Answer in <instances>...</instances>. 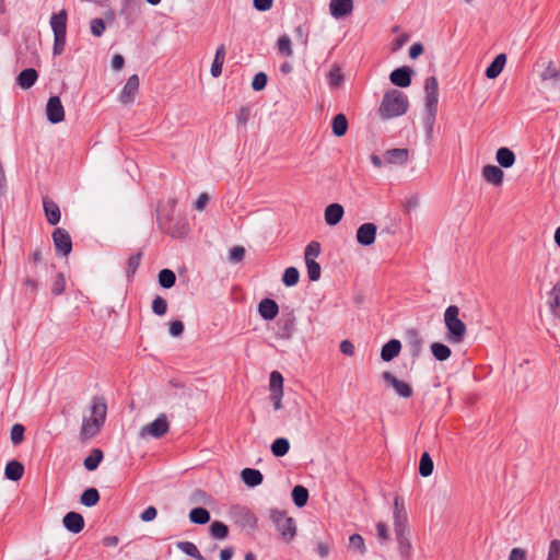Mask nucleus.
I'll use <instances>...</instances> for the list:
<instances>
[{
  "mask_svg": "<svg viewBox=\"0 0 560 560\" xmlns=\"http://www.w3.org/2000/svg\"><path fill=\"white\" fill-rule=\"evenodd\" d=\"M343 213H345V210L340 203H330L325 209V213H324L325 222L328 225L334 226L341 221Z\"/></svg>",
  "mask_w": 560,
  "mask_h": 560,
  "instance_id": "nucleus-23",
  "label": "nucleus"
},
{
  "mask_svg": "<svg viewBox=\"0 0 560 560\" xmlns=\"http://www.w3.org/2000/svg\"><path fill=\"white\" fill-rule=\"evenodd\" d=\"M409 534H399L396 535V540L398 542V548L401 557L409 558L411 555V542L409 540Z\"/></svg>",
  "mask_w": 560,
  "mask_h": 560,
  "instance_id": "nucleus-46",
  "label": "nucleus"
},
{
  "mask_svg": "<svg viewBox=\"0 0 560 560\" xmlns=\"http://www.w3.org/2000/svg\"><path fill=\"white\" fill-rule=\"evenodd\" d=\"M66 529L72 534H78L84 528V518L80 513L69 512L62 518Z\"/></svg>",
  "mask_w": 560,
  "mask_h": 560,
  "instance_id": "nucleus-20",
  "label": "nucleus"
},
{
  "mask_svg": "<svg viewBox=\"0 0 560 560\" xmlns=\"http://www.w3.org/2000/svg\"><path fill=\"white\" fill-rule=\"evenodd\" d=\"M300 280V272L295 267H288L282 276V282L287 287H294Z\"/></svg>",
  "mask_w": 560,
  "mask_h": 560,
  "instance_id": "nucleus-47",
  "label": "nucleus"
},
{
  "mask_svg": "<svg viewBox=\"0 0 560 560\" xmlns=\"http://www.w3.org/2000/svg\"><path fill=\"white\" fill-rule=\"evenodd\" d=\"M267 74L265 72H258L255 74L253 81H252V88L254 91H261L267 85Z\"/></svg>",
  "mask_w": 560,
  "mask_h": 560,
  "instance_id": "nucleus-57",
  "label": "nucleus"
},
{
  "mask_svg": "<svg viewBox=\"0 0 560 560\" xmlns=\"http://www.w3.org/2000/svg\"><path fill=\"white\" fill-rule=\"evenodd\" d=\"M412 69L409 67H400L392 71L389 74L390 82L398 88H407L411 84Z\"/></svg>",
  "mask_w": 560,
  "mask_h": 560,
  "instance_id": "nucleus-16",
  "label": "nucleus"
},
{
  "mask_svg": "<svg viewBox=\"0 0 560 560\" xmlns=\"http://www.w3.org/2000/svg\"><path fill=\"white\" fill-rule=\"evenodd\" d=\"M225 55H226L225 45L221 44L215 50L214 59L211 65L210 72L213 78H218L221 75L223 63L225 60Z\"/></svg>",
  "mask_w": 560,
  "mask_h": 560,
  "instance_id": "nucleus-27",
  "label": "nucleus"
},
{
  "mask_svg": "<svg viewBox=\"0 0 560 560\" xmlns=\"http://www.w3.org/2000/svg\"><path fill=\"white\" fill-rule=\"evenodd\" d=\"M560 77V71L556 68L552 61L548 63L545 70L540 73L542 81L556 80Z\"/></svg>",
  "mask_w": 560,
  "mask_h": 560,
  "instance_id": "nucleus-53",
  "label": "nucleus"
},
{
  "mask_svg": "<svg viewBox=\"0 0 560 560\" xmlns=\"http://www.w3.org/2000/svg\"><path fill=\"white\" fill-rule=\"evenodd\" d=\"M241 477L243 482L252 488L259 486L264 480L262 474L254 468H244L241 472Z\"/></svg>",
  "mask_w": 560,
  "mask_h": 560,
  "instance_id": "nucleus-28",
  "label": "nucleus"
},
{
  "mask_svg": "<svg viewBox=\"0 0 560 560\" xmlns=\"http://www.w3.org/2000/svg\"><path fill=\"white\" fill-rule=\"evenodd\" d=\"M37 79V71L33 68H27L19 73L16 84L23 90H28L36 83Z\"/></svg>",
  "mask_w": 560,
  "mask_h": 560,
  "instance_id": "nucleus-24",
  "label": "nucleus"
},
{
  "mask_svg": "<svg viewBox=\"0 0 560 560\" xmlns=\"http://www.w3.org/2000/svg\"><path fill=\"white\" fill-rule=\"evenodd\" d=\"M52 241L57 252L68 256L72 250V241L70 234L61 228H58L52 233Z\"/></svg>",
  "mask_w": 560,
  "mask_h": 560,
  "instance_id": "nucleus-12",
  "label": "nucleus"
},
{
  "mask_svg": "<svg viewBox=\"0 0 560 560\" xmlns=\"http://www.w3.org/2000/svg\"><path fill=\"white\" fill-rule=\"evenodd\" d=\"M43 206L48 223L51 225L58 224L60 221V209L58 205L49 198L45 197L43 199Z\"/></svg>",
  "mask_w": 560,
  "mask_h": 560,
  "instance_id": "nucleus-25",
  "label": "nucleus"
},
{
  "mask_svg": "<svg viewBox=\"0 0 560 560\" xmlns=\"http://www.w3.org/2000/svg\"><path fill=\"white\" fill-rule=\"evenodd\" d=\"M482 177L489 184L501 186L504 179V173L499 166L488 164L482 168Z\"/></svg>",
  "mask_w": 560,
  "mask_h": 560,
  "instance_id": "nucleus-22",
  "label": "nucleus"
},
{
  "mask_svg": "<svg viewBox=\"0 0 560 560\" xmlns=\"http://www.w3.org/2000/svg\"><path fill=\"white\" fill-rule=\"evenodd\" d=\"M50 290L54 295H60L65 292L66 279H65V275L62 272L57 273V276L55 277V279L51 283Z\"/></svg>",
  "mask_w": 560,
  "mask_h": 560,
  "instance_id": "nucleus-49",
  "label": "nucleus"
},
{
  "mask_svg": "<svg viewBox=\"0 0 560 560\" xmlns=\"http://www.w3.org/2000/svg\"><path fill=\"white\" fill-rule=\"evenodd\" d=\"M141 256H142L141 253H137V254L131 255L128 258V260H127L128 276H132L136 272V270L139 267V264H140V260H141Z\"/></svg>",
  "mask_w": 560,
  "mask_h": 560,
  "instance_id": "nucleus-58",
  "label": "nucleus"
},
{
  "mask_svg": "<svg viewBox=\"0 0 560 560\" xmlns=\"http://www.w3.org/2000/svg\"><path fill=\"white\" fill-rule=\"evenodd\" d=\"M409 101L407 95L399 90H389L383 95L378 107V115L383 119L402 116L407 113Z\"/></svg>",
  "mask_w": 560,
  "mask_h": 560,
  "instance_id": "nucleus-2",
  "label": "nucleus"
},
{
  "mask_svg": "<svg viewBox=\"0 0 560 560\" xmlns=\"http://www.w3.org/2000/svg\"><path fill=\"white\" fill-rule=\"evenodd\" d=\"M231 517L236 526L245 530H254L257 527L258 518L255 513L246 506L236 505L231 509Z\"/></svg>",
  "mask_w": 560,
  "mask_h": 560,
  "instance_id": "nucleus-7",
  "label": "nucleus"
},
{
  "mask_svg": "<svg viewBox=\"0 0 560 560\" xmlns=\"http://www.w3.org/2000/svg\"><path fill=\"white\" fill-rule=\"evenodd\" d=\"M508 560H526V551L522 548H513Z\"/></svg>",
  "mask_w": 560,
  "mask_h": 560,
  "instance_id": "nucleus-64",
  "label": "nucleus"
},
{
  "mask_svg": "<svg viewBox=\"0 0 560 560\" xmlns=\"http://www.w3.org/2000/svg\"><path fill=\"white\" fill-rule=\"evenodd\" d=\"M292 500L298 508H303L308 500V490L303 486H295L292 489Z\"/></svg>",
  "mask_w": 560,
  "mask_h": 560,
  "instance_id": "nucleus-37",
  "label": "nucleus"
},
{
  "mask_svg": "<svg viewBox=\"0 0 560 560\" xmlns=\"http://www.w3.org/2000/svg\"><path fill=\"white\" fill-rule=\"evenodd\" d=\"M25 428L21 423H15L11 429V441L13 445H19L24 441Z\"/></svg>",
  "mask_w": 560,
  "mask_h": 560,
  "instance_id": "nucleus-50",
  "label": "nucleus"
},
{
  "mask_svg": "<svg viewBox=\"0 0 560 560\" xmlns=\"http://www.w3.org/2000/svg\"><path fill=\"white\" fill-rule=\"evenodd\" d=\"M66 47V36H54L52 54L59 56Z\"/></svg>",
  "mask_w": 560,
  "mask_h": 560,
  "instance_id": "nucleus-59",
  "label": "nucleus"
},
{
  "mask_svg": "<svg viewBox=\"0 0 560 560\" xmlns=\"http://www.w3.org/2000/svg\"><path fill=\"white\" fill-rule=\"evenodd\" d=\"M409 159V150L405 148H395L385 151L384 162L388 165H405Z\"/></svg>",
  "mask_w": 560,
  "mask_h": 560,
  "instance_id": "nucleus-17",
  "label": "nucleus"
},
{
  "mask_svg": "<svg viewBox=\"0 0 560 560\" xmlns=\"http://www.w3.org/2000/svg\"><path fill=\"white\" fill-rule=\"evenodd\" d=\"M107 413V405L103 397L95 396L91 402V415L90 417L83 418L81 427V436L83 439L94 438L102 429L105 423Z\"/></svg>",
  "mask_w": 560,
  "mask_h": 560,
  "instance_id": "nucleus-1",
  "label": "nucleus"
},
{
  "mask_svg": "<svg viewBox=\"0 0 560 560\" xmlns=\"http://www.w3.org/2000/svg\"><path fill=\"white\" fill-rule=\"evenodd\" d=\"M46 115L51 124H59L65 119V109L59 96L49 97L46 105Z\"/></svg>",
  "mask_w": 560,
  "mask_h": 560,
  "instance_id": "nucleus-13",
  "label": "nucleus"
},
{
  "mask_svg": "<svg viewBox=\"0 0 560 560\" xmlns=\"http://www.w3.org/2000/svg\"><path fill=\"white\" fill-rule=\"evenodd\" d=\"M177 548L183 551L185 555L195 558L196 560H203L205 557L200 553L197 546L191 541H178L176 544Z\"/></svg>",
  "mask_w": 560,
  "mask_h": 560,
  "instance_id": "nucleus-38",
  "label": "nucleus"
},
{
  "mask_svg": "<svg viewBox=\"0 0 560 560\" xmlns=\"http://www.w3.org/2000/svg\"><path fill=\"white\" fill-rule=\"evenodd\" d=\"M295 330V316L293 313L282 315L277 322V337L288 340L293 336Z\"/></svg>",
  "mask_w": 560,
  "mask_h": 560,
  "instance_id": "nucleus-11",
  "label": "nucleus"
},
{
  "mask_svg": "<svg viewBox=\"0 0 560 560\" xmlns=\"http://www.w3.org/2000/svg\"><path fill=\"white\" fill-rule=\"evenodd\" d=\"M103 459V452L101 448H93L90 455L84 459L85 469L93 471L95 470Z\"/></svg>",
  "mask_w": 560,
  "mask_h": 560,
  "instance_id": "nucleus-36",
  "label": "nucleus"
},
{
  "mask_svg": "<svg viewBox=\"0 0 560 560\" xmlns=\"http://www.w3.org/2000/svg\"><path fill=\"white\" fill-rule=\"evenodd\" d=\"M342 82V75L338 69L331 70L329 72V85L331 88H337Z\"/></svg>",
  "mask_w": 560,
  "mask_h": 560,
  "instance_id": "nucleus-63",
  "label": "nucleus"
},
{
  "mask_svg": "<svg viewBox=\"0 0 560 560\" xmlns=\"http://www.w3.org/2000/svg\"><path fill=\"white\" fill-rule=\"evenodd\" d=\"M377 226L374 223H363L357 230V242L362 246L374 244L376 238Z\"/></svg>",
  "mask_w": 560,
  "mask_h": 560,
  "instance_id": "nucleus-15",
  "label": "nucleus"
},
{
  "mask_svg": "<svg viewBox=\"0 0 560 560\" xmlns=\"http://www.w3.org/2000/svg\"><path fill=\"white\" fill-rule=\"evenodd\" d=\"M277 48L278 51L285 57H291L293 55V50L291 48V39L287 35L279 37L277 42Z\"/></svg>",
  "mask_w": 560,
  "mask_h": 560,
  "instance_id": "nucleus-48",
  "label": "nucleus"
},
{
  "mask_svg": "<svg viewBox=\"0 0 560 560\" xmlns=\"http://www.w3.org/2000/svg\"><path fill=\"white\" fill-rule=\"evenodd\" d=\"M105 28L106 25L103 19L96 18L90 22L91 33L96 37H101L105 32Z\"/></svg>",
  "mask_w": 560,
  "mask_h": 560,
  "instance_id": "nucleus-55",
  "label": "nucleus"
},
{
  "mask_svg": "<svg viewBox=\"0 0 560 560\" xmlns=\"http://www.w3.org/2000/svg\"><path fill=\"white\" fill-rule=\"evenodd\" d=\"M377 537L381 541H387L389 538L388 528L385 523L378 522L376 524Z\"/></svg>",
  "mask_w": 560,
  "mask_h": 560,
  "instance_id": "nucleus-62",
  "label": "nucleus"
},
{
  "mask_svg": "<svg viewBox=\"0 0 560 560\" xmlns=\"http://www.w3.org/2000/svg\"><path fill=\"white\" fill-rule=\"evenodd\" d=\"M189 520L194 524L205 525L210 521V513L205 508L197 506L189 512Z\"/></svg>",
  "mask_w": 560,
  "mask_h": 560,
  "instance_id": "nucleus-34",
  "label": "nucleus"
},
{
  "mask_svg": "<svg viewBox=\"0 0 560 560\" xmlns=\"http://www.w3.org/2000/svg\"><path fill=\"white\" fill-rule=\"evenodd\" d=\"M152 311L158 316H163L167 311V302L160 295H156L152 302Z\"/></svg>",
  "mask_w": 560,
  "mask_h": 560,
  "instance_id": "nucleus-52",
  "label": "nucleus"
},
{
  "mask_svg": "<svg viewBox=\"0 0 560 560\" xmlns=\"http://www.w3.org/2000/svg\"><path fill=\"white\" fill-rule=\"evenodd\" d=\"M209 532L214 539L223 540L229 536V527L220 521L212 522Z\"/></svg>",
  "mask_w": 560,
  "mask_h": 560,
  "instance_id": "nucleus-40",
  "label": "nucleus"
},
{
  "mask_svg": "<svg viewBox=\"0 0 560 560\" xmlns=\"http://www.w3.org/2000/svg\"><path fill=\"white\" fill-rule=\"evenodd\" d=\"M349 547L351 549L358 550L361 555H364L366 551L364 539L359 534H353L349 538Z\"/></svg>",
  "mask_w": 560,
  "mask_h": 560,
  "instance_id": "nucleus-51",
  "label": "nucleus"
},
{
  "mask_svg": "<svg viewBox=\"0 0 560 560\" xmlns=\"http://www.w3.org/2000/svg\"><path fill=\"white\" fill-rule=\"evenodd\" d=\"M382 378L384 382H386L389 386H392L395 390V393L401 397V398H410L413 394L412 387L410 384L398 380L394 374L390 372H384L382 374Z\"/></svg>",
  "mask_w": 560,
  "mask_h": 560,
  "instance_id": "nucleus-10",
  "label": "nucleus"
},
{
  "mask_svg": "<svg viewBox=\"0 0 560 560\" xmlns=\"http://www.w3.org/2000/svg\"><path fill=\"white\" fill-rule=\"evenodd\" d=\"M320 254V244L317 241L310 242L304 250V260L307 270V277L311 281H318L320 278L322 268L316 261Z\"/></svg>",
  "mask_w": 560,
  "mask_h": 560,
  "instance_id": "nucleus-6",
  "label": "nucleus"
},
{
  "mask_svg": "<svg viewBox=\"0 0 560 560\" xmlns=\"http://www.w3.org/2000/svg\"><path fill=\"white\" fill-rule=\"evenodd\" d=\"M269 518L280 534V538L290 542L296 536V524L293 517L287 515L285 511L270 509Z\"/></svg>",
  "mask_w": 560,
  "mask_h": 560,
  "instance_id": "nucleus-4",
  "label": "nucleus"
},
{
  "mask_svg": "<svg viewBox=\"0 0 560 560\" xmlns=\"http://www.w3.org/2000/svg\"><path fill=\"white\" fill-rule=\"evenodd\" d=\"M176 282V275L171 269H162L159 272V284L164 289H171Z\"/></svg>",
  "mask_w": 560,
  "mask_h": 560,
  "instance_id": "nucleus-45",
  "label": "nucleus"
},
{
  "mask_svg": "<svg viewBox=\"0 0 560 560\" xmlns=\"http://www.w3.org/2000/svg\"><path fill=\"white\" fill-rule=\"evenodd\" d=\"M424 92H425V124L428 126L429 132L432 131V126L435 120L436 110H438V102H439V83L435 77H429L424 81Z\"/></svg>",
  "mask_w": 560,
  "mask_h": 560,
  "instance_id": "nucleus-5",
  "label": "nucleus"
},
{
  "mask_svg": "<svg viewBox=\"0 0 560 560\" xmlns=\"http://www.w3.org/2000/svg\"><path fill=\"white\" fill-rule=\"evenodd\" d=\"M331 128H332V133L336 137H342L343 135H346V132L348 130L347 117L343 114L336 115L332 119Z\"/></svg>",
  "mask_w": 560,
  "mask_h": 560,
  "instance_id": "nucleus-35",
  "label": "nucleus"
},
{
  "mask_svg": "<svg viewBox=\"0 0 560 560\" xmlns=\"http://www.w3.org/2000/svg\"><path fill=\"white\" fill-rule=\"evenodd\" d=\"M506 56L504 54H499L486 69V77L488 79H495L499 77L504 68Z\"/></svg>",
  "mask_w": 560,
  "mask_h": 560,
  "instance_id": "nucleus-30",
  "label": "nucleus"
},
{
  "mask_svg": "<svg viewBox=\"0 0 560 560\" xmlns=\"http://www.w3.org/2000/svg\"><path fill=\"white\" fill-rule=\"evenodd\" d=\"M270 392L283 390V377L280 372L273 371L269 381Z\"/></svg>",
  "mask_w": 560,
  "mask_h": 560,
  "instance_id": "nucleus-54",
  "label": "nucleus"
},
{
  "mask_svg": "<svg viewBox=\"0 0 560 560\" xmlns=\"http://www.w3.org/2000/svg\"><path fill=\"white\" fill-rule=\"evenodd\" d=\"M67 21L68 13L65 9L60 10L58 13H54L50 16V27L54 33V36H66L67 35Z\"/></svg>",
  "mask_w": 560,
  "mask_h": 560,
  "instance_id": "nucleus-18",
  "label": "nucleus"
},
{
  "mask_svg": "<svg viewBox=\"0 0 560 560\" xmlns=\"http://www.w3.org/2000/svg\"><path fill=\"white\" fill-rule=\"evenodd\" d=\"M546 560H560V540L559 539H552L550 541Z\"/></svg>",
  "mask_w": 560,
  "mask_h": 560,
  "instance_id": "nucleus-56",
  "label": "nucleus"
},
{
  "mask_svg": "<svg viewBox=\"0 0 560 560\" xmlns=\"http://www.w3.org/2000/svg\"><path fill=\"white\" fill-rule=\"evenodd\" d=\"M330 14L335 19H341L351 14L353 10L352 0H331L329 3Z\"/></svg>",
  "mask_w": 560,
  "mask_h": 560,
  "instance_id": "nucleus-19",
  "label": "nucleus"
},
{
  "mask_svg": "<svg viewBox=\"0 0 560 560\" xmlns=\"http://www.w3.org/2000/svg\"><path fill=\"white\" fill-rule=\"evenodd\" d=\"M547 303L552 313L557 314L558 312H560V277L557 279L551 290L548 292Z\"/></svg>",
  "mask_w": 560,
  "mask_h": 560,
  "instance_id": "nucleus-31",
  "label": "nucleus"
},
{
  "mask_svg": "<svg viewBox=\"0 0 560 560\" xmlns=\"http://www.w3.org/2000/svg\"><path fill=\"white\" fill-rule=\"evenodd\" d=\"M459 308L450 305L444 313V323L448 330L447 340L453 343H460L466 336V325L458 317Z\"/></svg>",
  "mask_w": 560,
  "mask_h": 560,
  "instance_id": "nucleus-3",
  "label": "nucleus"
},
{
  "mask_svg": "<svg viewBox=\"0 0 560 560\" xmlns=\"http://www.w3.org/2000/svg\"><path fill=\"white\" fill-rule=\"evenodd\" d=\"M170 423L165 413H161L158 418L148 425H144L141 431V436L150 435L154 439H160L168 432Z\"/></svg>",
  "mask_w": 560,
  "mask_h": 560,
  "instance_id": "nucleus-9",
  "label": "nucleus"
},
{
  "mask_svg": "<svg viewBox=\"0 0 560 560\" xmlns=\"http://www.w3.org/2000/svg\"><path fill=\"white\" fill-rule=\"evenodd\" d=\"M139 77L137 74H132L127 80L125 86L122 88L119 101L122 104H131L135 102L136 95L139 91Z\"/></svg>",
  "mask_w": 560,
  "mask_h": 560,
  "instance_id": "nucleus-14",
  "label": "nucleus"
},
{
  "mask_svg": "<svg viewBox=\"0 0 560 560\" xmlns=\"http://www.w3.org/2000/svg\"><path fill=\"white\" fill-rule=\"evenodd\" d=\"M433 460L428 452H424L421 455L420 463H419V474L422 477H429L433 472Z\"/></svg>",
  "mask_w": 560,
  "mask_h": 560,
  "instance_id": "nucleus-44",
  "label": "nucleus"
},
{
  "mask_svg": "<svg viewBox=\"0 0 560 560\" xmlns=\"http://www.w3.org/2000/svg\"><path fill=\"white\" fill-rule=\"evenodd\" d=\"M430 348H431V352H432L433 357L438 361H445L452 354L451 349L446 345L441 343V342H433Z\"/></svg>",
  "mask_w": 560,
  "mask_h": 560,
  "instance_id": "nucleus-41",
  "label": "nucleus"
},
{
  "mask_svg": "<svg viewBox=\"0 0 560 560\" xmlns=\"http://www.w3.org/2000/svg\"><path fill=\"white\" fill-rule=\"evenodd\" d=\"M244 256H245V248L242 246H234L230 250L229 258L232 262H240L244 259Z\"/></svg>",
  "mask_w": 560,
  "mask_h": 560,
  "instance_id": "nucleus-60",
  "label": "nucleus"
},
{
  "mask_svg": "<svg viewBox=\"0 0 560 560\" xmlns=\"http://www.w3.org/2000/svg\"><path fill=\"white\" fill-rule=\"evenodd\" d=\"M189 500L192 504L212 505L213 503L212 497L202 489H195Z\"/></svg>",
  "mask_w": 560,
  "mask_h": 560,
  "instance_id": "nucleus-43",
  "label": "nucleus"
},
{
  "mask_svg": "<svg viewBox=\"0 0 560 560\" xmlns=\"http://www.w3.org/2000/svg\"><path fill=\"white\" fill-rule=\"evenodd\" d=\"M184 331V324L180 320H173L170 324V335L173 337H179Z\"/></svg>",
  "mask_w": 560,
  "mask_h": 560,
  "instance_id": "nucleus-61",
  "label": "nucleus"
},
{
  "mask_svg": "<svg viewBox=\"0 0 560 560\" xmlns=\"http://www.w3.org/2000/svg\"><path fill=\"white\" fill-rule=\"evenodd\" d=\"M401 350V343L398 339H390L386 342L381 350V358L385 362H389L395 359Z\"/></svg>",
  "mask_w": 560,
  "mask_h": 560,
  "instance_id": "nucleus-26",
  "label": "nucleus"
},
{
  "mask_svg": "<svg viewBox=\"0 0 560 560\" xmlns=\"http://www.w3.org/2000/svg\"><path fill=\"white\" fill-rule=\"evenodd\" d=\"M393 518L395 535L409 534L408 516L405 509V502L404 499L399 495H396L394 499Z\"/></svg>",
  "mask_w": 560,
  "mask_h": 560,
  "instance_id": "nucleus-8",
  "label": "nucleus"
},
{
  "mask_svg": "<svg viewBox=\"0 0 560 560\" xmlns=\"http://www.w3.org/2000/svg\"><path fill=\"white\" fill-rule=\"evenodd\" d=\"M290 450L289 440L285 438H278L271 444V452L276 457L284 456Z\"/></svg>",
  "mask_w": 560,
  "mask_h": 560,
  "instance_id": "nucleus-42",
  "label": "nucleus"
},
{
  "mask_svg": "<svg viewBox=\"0 0 560 560\" xmlns=\"http://www.w3.org/2000/svg\"><path fill=\"white\" fill-rule=\"evenodd\" d=\"M23 474L24 466L19 460L13 459L5 465L4 476L7 479L18 481L23 477Z\"/></svg>",
  "mask_w": 560,
  "mask_h": 560,
  "instance_id": "nucleus-29",
  "label": "nucleus"
},
{
  "mask_svg": "<svg viewBox=\"0 0 560 560\" xmlns=\"http://www.w3.org/2000/svg\"><path fill=\"white\" fill-rule=\"evenodd\" d=\"M495 159H497V162L500 164V166H502L504 168H509V167L513 166V164L515 163L514 152L505 147L498 149Z\"/></svg>",
  "mask_w": 560,
  "mask_h": 560,
  "instance_id": "nucleus-32",
  "label": "nucleus"
},
{
  "mask_svg": "<svg viewBox=\"0 0 560 560\" xmlns=\"http://www.w3.org/2000/svg\"><path fill=\"white\" fill-rule=\"evenodd\" d=\"M258 313L265 320H272L279 313V306L275 300L264 299L258 304Z\"/></svg>",
  "mask_w": 560,
  "mask_h": 560,
  "instance_id": "nucleus-21",
  "label": "nucleus"
},
{
  "mask_svg": "<svg viewBox=\"0 0 560 560\" xmlns=\"http://www.w3.org/2000/svg\"><path fill=\"white\" fill-rule=\"evenodd\" d=\"M408 345L410 347L412 358H418L422 350V338L417 330H408Z\"/></svg>",
  "mask_w": 560,
  "mask_h": 560,
  "instance_id": "nucleus-33",
  "label": "nucleus"
},
{
  "mask_svg": "<svg viewBox=\"0 0 560 560\" xmlns=\"http://www.w3.org/2000/svg\"><path fill=\"white\" fill-rule=\"evenodd\" d=\"M100 501V493L96 488H89L83 491V493L80 497L81 504L92 508L97 504Z\"/></svg>",
  "mask_w": 560,
  "mask_h": 560,
  "instance_id": "nucleus-39",
  "label": "nucleus"
}]
</instances>
